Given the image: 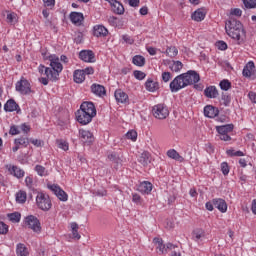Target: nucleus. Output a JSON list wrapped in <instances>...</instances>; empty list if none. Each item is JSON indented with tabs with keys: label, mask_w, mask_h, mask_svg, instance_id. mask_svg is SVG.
I'll list each match as a JSON object with an SVG mask.
<instances>
[{
	"label": "nucleus",
	"mask_w": 256,
	"mask_h": 256,
	"mask_svg": "<svg viewBox=\"0 0 256 256\" xmlns=\"http://www.w3.org/2000/svg\"><path fill=\"white\" fill-rule=\"evenodd\" d=\"M200 81L201 76H199V73H197L195 70H189L176 76L170 82V91L171 93H177L181 91V89H185V87H189L190 85H194V89H199V85L196 83H199Z\"/></svg>",
	"instance_id": "1"
},
{
	"label": "nucleus",
	"mask_w": 256,
	"mask_h": 256,
	"mask_svg": "<svg viewBox=\"0 0 256 256\" xmlns=\"http://www.w3.org/2000/svg\"><path fill=\"white\" fill-rule=\"evenodd\" d=\"M50 67H46L43 64H40L38 67L39 73L46 75L51 81L59 80V73L63 71V64L59 62V58L55 56H49Z\"/></svg>",
	"instance_id": "2"
},
{
	"label": "nucleus",
	"mask_w": 256,
	"mask_h": 256,
	"mask_svg": "<svg viewBox=\"0 0 256 256\" xmlns=\"http://www.w3.org/2000/svg\"><path fill=\"white\" fill-rule=\"evenodd\" d=\"M36 205L42 211H49L53 204L51 203V198L43 192H38L36 196Z\"/></svg>",
	"instance_id": "3"
},
{
	"label": "nucleus",
	"mask_w": 256,
	"mask_h": 256,
	"mask_svg": "<svg viewBox=\"0 0 256 256\" xmlns=\"http://www.w3.org/2000/svg\"><path fill=\"white\" fill-rule=\"evenodd\" d=\"M227 35L231 37L234 41H236V45H243L245 43V37H246V32L245 28H242L240 30H227Z\"/></svg>",
	"instance_id": "4"
},
{
	"label": "nucleus",
	"mask_w": 256,
	"mask_h": 256,
	"mask_svg": "<svg viewBox=\"0 0 256 256\" xmlns=\"http://www.w3.org/2000/svg\"><path fill=\"white\" fill-rule=\"evenodd\" d=\"M25 227L34 231V233H41V222L33 215H29L24 219Z\"/></svg>",
	"instance_id": "5"
},
{
	"label": "nucleus",
	"mask_w": 256,
	"mask_h": 256,
	"mask_svg": "<svg viewBox=\"0 0 256 256\" xmlns=\"http://www.w3.org/2000/svg\"><path fill=\"white\" fill-rule=\"evenodd\" d=\"M234 128L233 124L216 126V131L219 133L221 141H231V136L228 133H231Z\"/></svg>",
	"instance_id": "6"
},
{
	"label": "nucleus",
	"mask_w": 256,
	"mask_h": 256,
	"mask_svg": "<svg viewBox=\"0 0 256 256\" xmlns=\"http://www.w3.org/2000/svg\"><path fill=\"white\" fill-rule=\"evenodd\" d=\"M153 116L156 119H167L169 117V109L164 104L155 105L152 109Z\"/></svg>",
	"instance_id": "7"
},
{
	"label": "nucleus",
	"mask_w": 256,
	"mask_h": 256,
	"mask_svg": "<svg viewBox=\"0 0 256 256\" xmlns=\"http://www.w3.org/2000/svg\"><path fill=\"white\" fill-rule=\"evenodd\" d=\"M16 91L21 95H29L31 93V84L25 78H22L16 83Z\"/></svg>",
	"instance_id": "8"
},
{
	"label": "nucleus",
	"mask_w": 256,
	"mask_h": 256,
	"mask_svg": "<svg viewBox=\"0 0 256 256\" xmlns=\"http://www.w3.org/2000/svg\"><path fill=\"white\" fill-rule=\"evenodd\" d=\"M48 189H50V191H52V193H54V195H56V197L60 201H67V199H69L67 192L64 191L63 189H61V187H59V185H55V184L48 185Z\"/></svg>",
	"instance_id": "9"
},
{
	"label": "nucleus",
	"mask_w": 256,
	"mask_h": 256,
	"mask_svg": "<svg viewBox=\"0 0 256 256\" xmlns=\"http://www.w3.org/2000/svg\"><path fill=\"white\" fill-rule=\"evenodd\" d=\"M76 120L80 125H89V123L93 121V116L87 114V112H83L82 110H77Z\"/></svg>",
	"instance_id": "10"
},
{
	"label": "nucleus",
	"mask_w": 256,
	"mask_h": 256,
	"mask_svg": "<svg viewBox=\"0 0 256 256\" xmlns=\"http://www.w3.org/2000/svg\"><path fill=\"white\" fill-rule=\"evenodd\" d=\"M79 110L89 114L90 117H95L97 115V109H95V104H93V102H83Z\"/></svg>",
	"instance_id": "11"
},
{
	"label": "nucleus",
	"mask_w": 256,
	"mask_h": 256,
	"mask_svg": "<svg viewBox=\"0 0 256 256\" xmlns=\"http://www.w3.org/2000/svg\"><path fill=\"white\" fill-rule=\"evenodd\" d=\"M239 31L243 28V24L241 23V21L234 19V18H230V20L226 21L225 24V30L227 31Z\"/></svg>",
	"instance_id": "12"
},
{
	"label": "nucleus",
	"mask_w": 256,
	"mask_h": 256,
	"mask_svg": "<svg viewBox=\"0 0 256 256\" xmlns=\"http://www.w3.org/2000/svg\"><path fill=\"white\" fill-rule=\"evenodd\" d=\"M79 135L82 143H85L86 145H90L95 141V138L93 137V133L89 130H79Z\"/></svg>",
	"instance_id": "13"
},
{
	"label": "nucleus",
	"mask_w": 256,
	"mask_h": 256,
	"mask_svg": "<svg viewBox=\"0 0 256 256\" xmlns=\"http://www.w3.org/2000/svg\"><path fill=\"white\" fill-rule=\"evenodd\" d=\"M79 58L85 63H95V53L91 50L80 51Z\"/></svg>",
	"instance_id": "14"
},
{
	"label": "nucleus",
	"mask_w": 256,
	"mask_h": 256,
	"mask_svg": "<svg viewBox=\"0 0 256 256\" xmlns=\"http://www.w3.org/2000/svg\"><path fill=\"white\" fill-rule=\"evenodd\" d=\"M204 115L209 119H215V117L219 115V109H217L215 106L207 105L204 107Z\"/></svg>",
	"instance_id": "15"
},
{
	"label": "nucleus",
	"mask_w": 256,
	"mask_h": 256,
	"mask_svg": "<svg viewBox=\"0 0 256 256\" xmlns=\"http://www.w3.org/2000/svg\"><path fill=\"white\" fill-rule=\"evenodd\" d=\"M213 205L220 213H227V202L222 198H214Z\"/></svg>",
	"instance_id": "16"
},
{
	"label": "nucleus",
	"mask_w": 256,
	"mask_h": 256,
	"mask_svg": "<svg viewBox=\"0 0 256 256\" xmlns=\"http://www.w3.org/2000/svg\"><path fill=\"white\" fill-rule=\"evenodd\" d=\"M204 95L207 99H217L219 97V91L215 86H208L204 90Z\"/></svg>",
	"instance_id": "17"
},
{
	"label": "nucleus",
	"mask_w": 256,
	"mask_h": 256,
	"mask_svg": "<svg viewBox=\"0 0 256 256\" xmlns=\"http://www.w3.org/2000/svg\"><path fill=\"white\" fill-rule=\"evenodd\" d=\"M91 91L94 93V95H97V97H105V95H107L105 86L101 84H92Z\"/></svg>",
	"instance_id": "18"
},
{
	"label": "nucleus",
	"mask_w": 256,
	"mask_h": 256,
	"mask_svg": "<svg viewBox=\"0 0 256 256\" xmlns=\"http://www.w3.org/2000/svg\"><path fill=\"white\" fill-rule=\"evenodd\" d=\"M19 104L15 102L13 99H9L4 105V111L7 113H13V111H17L19 113Z\"/></svg>",
	"instance_id": "19"
},
{
	"label": "nucleus",
	"mask_w": 256,
	"mask_h": 256,
	"mask_svg": "<svg viewBox=\"0 0 256 256\" xmlns=\"http://www.w3.org/2000/svg\"><path fill=\"white\" fill-rule=\"evenodd\" d=\"M114 97L117 103H127L129 101V95L121 89H117L114 93Z\"/></svg>",
	"instance_id": "20"
},
{
	"label": "nucleus",
	"mask_w": 256,
	"mask_h": 256,
	"mask_svg": "<svg viewBox=\"0 0 256 256\" xmlns=\"http://www.w3.org/2000/svg\"><path fill=\"white\" fill-rule=\"evenodd\" d=\"M84 19L85 17H83V13L81 12H72L70 14V21H72L74 25H81Z\"/></svg>",
	"instance_id": "21"
},
{
	"label": "nucleus",
	"mask_w": 256,
	"mask_h": 256,
	"mask_svg": "<svg viewBox=\"0 0 256 256\" xmlns=\"http://www.w3.org/2000/svg\"><path fill=\"white\" fill-rule=\"evenodd\" d=\"M109 35V30L103 25L94 26V37H107Z\"/></svg>",
	"instance_id": "22"
},
{
	"label": "nucleus",
	"mask_w": 256,
	"mask_h": 256,
	"mask_svg": "<svg viewBox=\"0 0 256 256\" xmlns=\"http://www.w3.org/2000/svg\"><path fill=\"white\" fill-rule=\"evenodd\" d=\"M110 5L112 7V11L116 13V15H123V13H125V8L119 1L113 0Z\"/></svg>",
	"instance_id": "23"
},
{
	"label": "nucleus",
	"mask_w": 256,
	"mask_h": 256,
	"mask_svg": "<svg viewBox=\"0 0 256 256\" xmlns=\"http://www.w3.org/2000/svg\"><path fill=\"white\" fill-rule=\"evenodd\" d=\"M192 239L193 241H196V243H199V241H203L205 239V230L201 228H196L192 232Z\"/></svg>",
	"instance_id": "24"
},
{
	"label": "nucleus",
	"mask_w": 256,
	"mask_h": 256,
	"mask_svg": "<svg viewBox=\"0 0 256 256\" xmlns=\"http://www.w3.org/2000/svg\"><path fill=\"white\" fill-rule=\"evenodd\" d=\"M138 191H140V193H145L146 195H149V193L153 191V184H151V182L144 181L138 186Z\"/></svg>",
	"instance_id": "25"
},
{
	"label": "nucleus",
	"mask_w": 256,
	"mask_h": 256,
	"mask_svg": "<svg viewBox=\"0 0 256 256\" xmlns=\"http://www.w3.org/2000/svg\"><path fill=\"white\" fill-rule=\"evenodd\" d=\"M139 163H141V165H143V167H147V165H149V163H151V153L144 151L139 159H138Z\"/></svg>",
	"instance_id": "26"
},
{
	"label": "nucleus",
	"mask_w": 256,
	"mask_h": 256,
	"mask_svg": "<svg viewBox=\"0 0 256 256\" xmlns=\"http://www.w3.org/2000/svg\"><path fill=\"white\" fill-rule=\"evenodd\" d=\"M255 69V63L249 61L243 68L242 75L243 77H251V72Z\"/></svg>",
	"instance_id": "27"
},
{
	"label": "nucleus",
	"mask_w": 256,
	"mask_h": 256,
	"mask_svg": "<svg viewBox=\"0 0 256 256\" xmlns=\"http://www.w3.org/2000/svg\"><path fill=\"white\" fill-rule=\"evenodd\" d=\"M10 174L14 175V177H17V179H21L22 177H25V171H23L21 168L17 166H12L9 168Z\"/></svg>",
	"instance_id": "28"
},
{
	"label": "nucleus",
	"mask_w": 256,
	"mask_h": 256,
	"mask_svg": "<svg viewBox=\"0 0 256 256\" xmlns=\"http://www.w3.org/2000/svg\"><path fill=\"white\" fill-rule=\"evenodd\" d=\"M167 156L170 159H174L175 161H179L180 163H183L185 159L179 155V153L175 149H171L167 151Z\"/></svg>",
	"instance_id": "29"
},
{
	"label": "nucleus",
	"mask_w": 256,
	"mask_h": 256,
	"mask_svg": "<svg viewBox=\"0 0 256 256\" xmlns=\"http://www.w3.org/2000/svg\"><path fill=\"white\" fill-rule=\"evenodd\" d=\"M145 87L147 91H150L151 93H155V91L159 89V83L153 82V80L148 79L145 83Z\"/></svg>",
	"instance_id": "30"
},
{
	"label": "nucleus",
	"mask_w": 256,
	"mask_h": 256,
	"mask_svg": "<svg viewBox=\"0 0 256 256\" xmlns=\"http://www.w3.org/2000/svg\"><path fill=\"white\" fill-rule=\"evenodd\" d=\"M16 254L17 256H29V251L27 247L23 243H19L16 246Z\"/></svg>",
	"instance_id": "31"
},
{
	"label": "nucleus",
	"mask_w": 256,
	"mask_h": 256,
	"mask_svg": "<svg viewBox=\"0 0 256 256\" xmlns=\"http://www.w3.org/2000/svg\"><path fill=\"white\" fill-rule=\"evenodd\" d=\"M153 243L155 245H157L156 249H158L160 251V253L167 252V248H166L165 244H163V239H161V238H154L153 239Z\"/></svg>",
	"instance_id": "32"
},
{
	"label": "nucleus",
	"mask_w": 256,
	"mask_h": 256,
	"mask_svg": "<svg viewBox=\"0 0 256 256\" xmlns=\"http://www.w3.org/2000/svg\"><path fill=\"white\" fill-rule=\"evenodd\" d=\"M132 63L137 67H144L145 66V57L142 55H135L132 59Z\"/></svg>",
	"instance_id": "33"
},
{
	"label": "nucleus",
	"mask_w": 256,
	"mask_h": 256,
	"mask_svg": "<svg viewBox=\"0 0 256 256\" xmlns=\"http://www.w3.org/2000/svg\"><path fill=\"white\" fill-rule=\"evenodd\" d=\"M73 77H74L75 83H83V81H85V74L83 70H76L74 72Z\"/></svg>",
	"instance_id": "34"
},
{
	"label": "nucleus",
	"mask_w": 256,
	"mask_h": 256,
	"mask_svg": "<svg viewBox=\"0 0 256 256\" xmlns=\"http://www.w3.org/2000/svg\"><path fill=\"white\" fill-rule=\"evenodd\" d=\"M192 19L193 21H203V19H205V12H203V10L198 9L196 10L193 14H192Z\"/></svg>",
	"instance_id": "35"
},
{
	"label": "nucleus",
	"mask_w": 256,
	"mask_h": 256,
	"mask_svg": "<svg viewBox=\"0 0 256 256\" xmlns=\"http://www.w3.org/2000/svg\"><path fill=\"white\" fill-rule=\"evenodd\" d=\"M169 69L174 73H179V71L183 69V63L181 61H173L172 64L169 65Z\"/></svg>",
	"instance_id": "36"
},
{
	"label": "nucleus",
	"mask_w": 256,
	"mask_h": 256,
	"mask_svg": "<svg viewBox=\"0 0 256 256\" xmlns=\"http://www.w3.org/2000/svg\"><path fill=\"white\" fill-rule=\"evenodd\" d=\"M30 143V140L29 138H24V137H21V138H16L14 140V145H18L19 147L22 146V147H28Z\"/></svg>",
	"instance_id": "37"
},
{
	"label": "nucleus",
	"mask_w": 256,
	"mask_h": 256,
	"mask_svg": "<svg viewBox=\"0 0 256 256\" xmlns=\"http://www.w3.org/2000/svg\"><path fill=\"white\" fill-rule=\"evenodd\" d=\"M17 203H25L27 201V192L20 190L16 194Z\"/></svg>",
	"instance_id": "38"
},
{
	"label": "nucleus",
	"mask_w": 256,
	"mask_h": 256,
	"mask_svg": "<svg viewBox=\"0 0 256 256\" xmlns=\"http://www.w3.org/2000/svg\"><path fill=\"white\" fill-rule=\"evenodd\" d=\"M8 219L12 223H19V221H21V213L19 212L10 213L8 214Z\"/></svg>",
	"instance_id": "39"
},
{
	"label": "nucleus",
	"mask_w": 256,
	"mask_h": 256,
	"mask_svg": "<svg viewBox=\"0 0 256 256\" xmlns=\"http://www.w3.org/2000/svg\"><path fill=\"white\" fill-rule=\"evenodd\" d=\"M7 23L15 25L17 23V14L15 12H7Z\"/></svg>",
	"instance_id": "40"
},
{
	"label": "nucleus",
	"mask_w": 256,
	"mask_h": 256,
	"mask_svg": "<svg viewBox=\"0 0 256 256\" xmlns=\"http://www.w3.org/2000/svg\"><path fill=\"white\" fill-rule=\"evenodd\" d=\"M178 54L179 50L175 46H170L166 49V55H168V57H177Z\"/></svg>",
	"instance_id": "41"
},
{
	"label": "nucleus",
	"mask_w": 256,
	"mask_h": 256,
	"mask_svg": "<svg viewBox=\"0 0 256 256\" xmlns=\"http://www.w3.org/2000/svg\"><path fill=\"white\" fill-rule=\"evenodd\" d=\"M56 145L59 149H62L63 151H69V143L65 140H56Z\"/></svg>",
	"instance_id": "42"
},
{
	"label": "nucleus",
	"mask_w": 256,
	"mask_h": 256,
	"mask_svg": "<svg viewBox=\"0 0 256 256\" xmlns=\"http://www.w3.org/2000/svg\"><path fill=\"white\" fill-rule=\"evenodd\" d=\"M221 102L222 105H224L225 107H229V105H231V96L227 93H223L221 97Z\"/></svg>",
	"instance_id": "43"
},
{
	"label": "nucleus",
	"mask_w": 256,
	"mask_h": 256,
	"mask_svg": "<svg viewBox=\"0 0 256 256\" xmlns=\"http://www.w3.org/2000/svg\"><path fill=\"white\" fill-rule=\"evenodd\" d=\"M219 85L222 91H229V89H231V83L227 79L220 81Z\"/></svg>",
	"instance_id": "44"
},
{
	"label": "nucleus",
	"mask_w": 256,
	"mask_h": 256,
	"mask_svg": "<svg viewBox=\"0 0 256 256\" xmlns=\"http://www.w3.org/2000/svg\"><path fill=\"white\" fill-rule=\"evenodd\" d=\"M246 9H256V0H242Z\"/></svg>",
	"instance_id": "45"
},
{
	"label": "nucleus",
	"mask_w": 256,
	"mask_h": 256,
	"mask_svg": "<svg viewBox=\"0 0 256 256\" xmlns=\"http://www.w3.org/2000/svg\"><path fill=\"white\" fill-rule=\"evenodd\" d=\"M108 159L110 161H113V163H116V165H121L122 161L121 158L119 156H117L115 153H112L110 155H108Z\"/></svg>",
	"instance_id": "46"
},
{
	"label": "nucleus",
	"mask_w": 256,
	"mask_h": 256,
	"mask_svg": "<svg viewBox=\"0 0 256 256\" xmlns=\"http://www.w3.org/2000/svg\"><path fill=\"white\" fill-rule=\"evenodd\" d=\"M133 75H134L135 79H138V81H143V79L145 77H147V74H145V72L139 71V70H135L133 72Z\"/></svg>",
	"instance_id": "47"
},
{
	"label": "nucleus",
	"mask_w": 256,
	"mask_h": 256,
	"mask_svg": "<svg viewBox=\"0 0 256 256\" xmlns=\"http://www.w3.org/2000/svg\"><path fill=\"white\" fill-rule=\"evenodd\" d=\"M9 233V226L0 221V235H7Z\"/></svg>",
	"instance_id": "48"
},
{
	"label": "nucleus",
	"mask_w": 256,
	"mask_h": 256,
	"mask_svg": "<svg viewBox=\"0 0 256 256\" xmlns=\"http://www.w3.org/2000/svg\"><path fill=\"white\" fill-rule=\"evenodd\" d=\"M127 139H130L131 141H137V131L130 130L126 133Z\"/></svg>",
	"instance_id": "49"
},
{
	"label": "nucleus",
	"mask_w": 256,
	"mask_h": 256,
	"mask_svg": "<svg viewBox=\"0 0 256 256\" xmlns=\"http://www.w3.org/2000/svg\"><path fill=\"white\" fill-rule=\"evenodd\" d=\"M35 171L37 172V174H38L40 177H43V176H45V174H46L45 167H43L42 165H36V166H35Z\"/></svg>",
	"instance_id": "50"
},
{
	"label": "nucleus",
	"mask_w": 256,
	"mask_h": 256,
	"mask_svg": "<svg viewBox=\"0 0 256 256\" xmlns=\"http://www.w3.org/2000/svg\"><path fill=\"white\" fill-rule=\"evenodd\" d=\"M221 171L223 175H229V164H227V162L221 163Z\"/></svg>",
	"instance_id": "51"
},
{
	"label": "nucleus",
	"mask_w": 256,
	"mask_h": 256,
	"mask_svg": "<svg viewBox=\"0 0 256 256\" xmlns=\"http://www.w3.org/2000/svg\"><path fill=\"white\" fill-rule=\"evenodd\" d=\"M10 135H19L21 131H19V127L16 125H12L9 130Z\"/></svg>",
	"instance_id": "52"
},
{
	"label": "nucleus",
	"mask_w": 256,
	"mask_h": 256,
	"mask_svg": "<svg viewBox=\"0 0 256 256\" xmlns=\"http://www.w3.org/2000/svg\"><path fill=\"white\" fill-rule=\"evenodd\" d=\"M162 81H164V83H169V81H171V72H163Z\"/></svg>",
	"instance_id": "53"
},
{
	"label": "nucleus",
	"mask_w": 256,
	"mask_h": 256,
	"mask_svg": "<svg viewBox=\"0 0 256 256\" xmlns=\"http://www.w3.org/2000/svg\"><path fill=\"white\" fill-rule=\"evenodd\" d=\"M30 143L35 147H43V141L39 139H30Z\"/></svg>",
	"instance_id": "54"
},
{
	"label": "nucleus",
	"mask_w": 256,
	"mask_h": 256,
	"mask_svg": "<svg viewBox=\"0 0 256 256\" xmlns=\"http://www.w3.org/2000/svg\"><path fill=\"white\" fill-rule=\"evenodd\" d=\"M216 45L218 49H220V51L227 50V43H225L224 41H218Z\"/></svg>",
	"instance_id": "55"
},
{
	"label": "nucleus",
	"mask_w": 256,
	"mask_h": 256,
	"mask_svg": "<svg viewBox=\"0 0 256 256\" xmlns=\"http://www.w3.org/2000/svg\"><path fill=\"white\" fill-rule=\"evenodd\" d=\"M230 13L231 15H235V17H241V15H243V11L239 8L232 9Z\"/></svg>",
	"instance_id": "56"
},
{
	"label": "nucleus",
	"mask_w": 256,
	"mask_h": 256,
	"mask_svg": "<svg viewBox=\"0 0 256 256\" xmlns=\"http://www.w3.org/2000/svg\"><path fill=\"white\" fill-rule=\"evenodd\" d=\"M132 201L139 205V203H141V196L137 193L132 194Z\"/></svg>",
	"instance_id": "57"
},
{
	"label": "nucleus",
	"mask_w": 256,
	"mask_h": 256,
	"mask_svg": "<svg viewBox=\"0 0 256 256\" xmlns=\"http://www.w3.org/2000/svg\"><path fill=\"white\" fill-rule=\"evenodd\" d=\"M25 183L28 189H33V178L31 177H26Z\"/></svg>",
	"instance_id": "58"
},
{
	"label": "nucleus",
	"mask_w": 256,
	"mask_h": 256,
	"mask_svg": "<svg viewBox=\"0 0 256 256\" xmlns=\"http://www.w3.org/2000/svg\"><path fill=\"white\" fill-rule=\"evenodd\" d=\"M82 71L84 73V76L93 75L95 73V70L93 69V67H87V68L83 69Z\"/></svg>",
	"instance_id": "59"
},
{
	"label": "nucleus",
	"mask_w": 256,
	"mask_h": 256,
	"mask_svg": "<svg viewBox=\"0 0 256 256\" xmlns=\"http://www.w3.org/2000/svg\"><path fill=\"white\" fill-rule=\"evenodd\" d=\"M122 39L123 41H125V43H128L129 45H133V39L129 37V35H123Z\"/></svg>",
	"instance_id": "60"
},
{
	"label": "nucleus",
	"mask_w": 256,
	"mask_h": 256,
	"mask_svg": "<svg viewBox=\"0 0 256 256\" xmlns=\"http://www.w3.org/2000/svg\"><path fill=\"white\" fill-rule=\"evenodd\" d=\"M46 7H55V0H43Z\"/></svg>",
	"instance_id": "61"
},
{
	"label": "nucleus",
	"mask_w": 256,
	"mask_h": 256,
	"mask_svg": "<svg viewBox=\"0 0 256 256\" xmlns=\"http://www.w3.org/2000/svg\"><path fill=\"white\" fill-rule=\"evenodd\" d=\"M130 7H139V0H128Z\"/></svg>",
	"instance_id": "62"
},
{
	"label": "nucleus",
	"mask_w": 256,
	"mask_h": 256,
	"mask_svg": "<svg viewBox=\"0 0 256 256\" xmlns=\"http://www.w3.org/2000/svg\"><path fill=\"white\" fill-rule=\"evenodd\" d=\"M248 97L252 103H256V93L255 92H249Z\"/></svg>",
	"instance_id": "63"
},
{
	"label": "nucleus",
	"mask_w": 256,
	"mask_h": 256,
	"mask_svg": "<svg viewBox=\"0 0 256 256\" xmlns=\"http://www.w3.org/2000/svg\"><path fill=\"white\" fill-rule=\"evenodd\" d=\"M251 209H252V213H254V215H256V199H254V200L252 201V207H251Z\"/></svg>",
	"instance_id": "64"
}]
</instances>
